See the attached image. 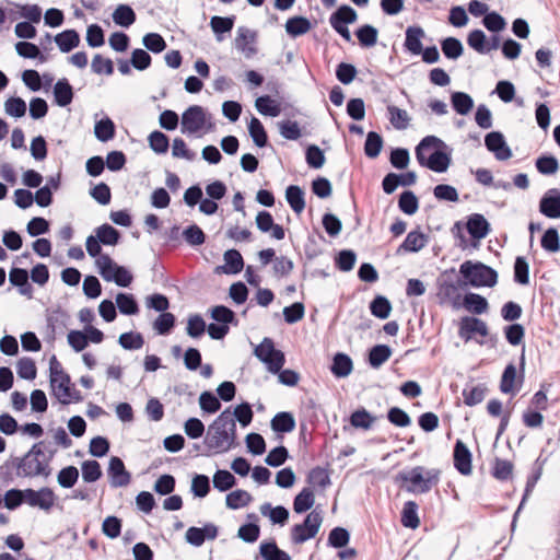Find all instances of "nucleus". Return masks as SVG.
Segmentation results:
<instances>
[{
	"label": "nucleus",
	"mask_w": 560,
	"mask_h": 560,
	"mask_svg": "<svg viewBox=\"0 0 560 560\" xmlns=\"http://www.w3.org/2000/svg\"><path fill=\"white\" fill-rule=\"evenodd\" d=\"M56 453V448L49 447L45 441H39L34 443L23 456L5 460L0 468L1 475L4 480L10 481L14 478L47 479L51 475V462Z\"/></svg>",
	"instance_id": "obj_1"
},
{
	"label": "nucleus",
	"mask_w": 560,
	"mask_h": 560,
	"mask_svg": "<svg viewBox=\"0 0 560 560\" xmlns=\"http://www.w3.org/2000/svg\"><path fill=\"white\" fill-rule=\"evenodd\" d=\"M235 441L236 423L230 408H226L209 425L203 443L210 452L222 454L231 450Z\"/></svg>",
	"instance_id": "obj_2"
},
{
	"label": "nucleus",
	"mask_w": 560,
	"mask_h": 560,
	"mask_svg": "<svg viewBox=\"0 0 560 560\" xmlns=\"http://www.w3.org/2000/svg\"><path fill=\"white\" fill-rule=\"evenodd\" d=\"M416 159L421 166L444 173L451 164V152L442 139L427 136L416 147Z\"/></svg>",
	"instance_id": "obj_3"
},
{
	"label": "nucleus",
	"mask_w": 560,
	"mask_h": 560,
	"mask_svg": "<svg viewBox=\"0 0 560 560\" xmlns=\"http://www.w3.org/2000/svg\"><path fill=\"white\" fill-rule=\"evenodd\" d=\"M440 469H427L423 466H416L408 471H400L396 477L397 480L408 482L407 491L413 493H428L440 482Z\"/></svg>",
	"instance_id": "obj_4"
},
{
	"label": "nucleus",
	"mask_w": 560,
	"mask_h": 560,
	"mask_svg": "<svg viewBox=\"0 0 560 560\" xmlns=\"http://www.w3.org/2000/svg\"><path fill=\"white\" fill-rule=\"evenodd\" d=\"M214 127L211 115L200 105L189 106L182 115L180 131L184 135L201 137Z\"/></svg>",
	"instance_id": "obj_5"
},
{
	"label": "nucleus",
	"mask_w": 560,
	"mask_h": 560,
	"mask_svg": "<svg viewBox=\"0 0 560 560\" xmlns=\"http://www.w3.org/2000/svg\"><path fill=\"white\" fill-rule=\"evenodd\" d=\"M459 272L465 279L464 282L466 283V285L469 284L474 288H492L498 282L497 271L493 268L479 261H464L459 267Z\"/></svg>",
	"instance_id": "obj_6"
},
{
	"label": "nucleus",
	"mask_w": 560,
	"mask_h": 560,
	"mask_svg": "<svg viewBox=\"0 0 560 560\" xmlns=\"http://www.w3.org/2000/svg\"><path fill=\"white\" fill-rule=\"evenodd\" d=\"M466 283L455 275L454 270L444 272L438 279V296L441 301L450 302L454 307L459 306L460 291Z\"/></svg>",
	"instance_id": "obj_7"
},
{
	"label": "nucleus",
	"mask_w": 560,
	"mask_h": 560,
	"mask_svg": "<svg viewBox=\"0 0 560 560\" xmlns=\"http://www.w3.org/2000/svg\"><path fill=\"white\" fill-rule=\"evenodd\" d=\"M254 354L272 374L279 373L285 363L284 353L275 348V342L269 337H265L254 349Z\"/></svg>",
	"instance_id": "obj_8"
},
{
	"label": "nucleus",
	"mask_w": 560,
	"mask_h": 560,
	"mask_svg": "<svg viewBox=\"0 0 560 560\" xmlns=\"http://www.w3.org/2000/svg\"><path fill=\"white\" fill-rule=\"evenodd\" d=\"M96 266L106 281H114L122 288L129 287L132 282V275L125 267L115 264L108 255L100 256Z\"/></svg>",
	"instance_id": "obj_9"
},
{
	"label": "nucleus",
	"mask_w": 560,
	"mask_h": 560,
	"mask_svg": "<svg viewBox=\"0 0 560 560\" xmlns=\"http://www.w3.org/2000/svg\"><path fill=\"white\" fill-rule=\"evenodd\" d=\"M323 522L322 514L317 511H312L306 515L303 523L295 524L291 528V541L294 545H301L314 538L320 528Z\"/></svg>",
	"instance_id": "obj_10"
},
{
	"label": "nucleus",
	"mask_w": 560,
	"mask_h": 560,
	"mask_svg": "<svg viewBox=\"0 0 560 560\" xmlns=\"http://www.w3.org/2000/svg\"><path fill=\"white\" fill-rule=\"evenodd\" d=\"M50 386L54 395L63 405L71 400L80 401L82 399L80 393L71 388L70 377L66 373L57 377H50Z\"/></svg>",
	"instance_id": "obj_11"
},
{
	"label": "nucleus",
	"mask_w": 560,
	"mask_h": 560,
	"mask_svg": "<svg viewBox=\"0 0 560 560\" xmlns=\"http://www.w3.org/2000/svg\"><path fill=\"white\" fill-rule=\"evenodd\" d=\"M25 503L31 508H38L45 512H49L55 505L56 494L48 488L43 487L38 490L25 489Z\"/></svg>",
	"instance_id": "obj_12"
},
{
	"label": "nucleus",
	"mask_w": 560,
	"mask_h": 560,
	"mask_svg": "<svg viewBox=\"0 0 560 560\" xmlns=\"http://www.w3.org/2000/svg\"><path fill=\"white\" fill-rule=\"evenodd\" d=\"M257 33L246 26H240L234 40L235 48L247 59L253 58L258 49L256 46Z\"/></svg>",
	"instance_id": "obj_13"
},
{
	"label": "nucleus",
	"mask_w": 560,
	"mask_h": 560,
	"mask_svg": "<svg viewBox=\"0 0 560 560\" xmlns=\"http://www.w3.org/2000/svg\"><path fill=\"white\" fill-rule=\"evenodd\" d=\"M219 529L213 523H207L202 527L191 526L186 530V541L194 546L200 547L206 540H214L218 537Z\"/></svg>",
	"instance_id": "obj_14"
},
{
	"label": "nucleus",
	"mask_w": 560,
	"mask_h": 560,
	"mask_svg": "<svg viewBox=\"0 0 560 560\" xmlns=\"http://www.w3.org/2000/svg\"><path fill=\"white\" fill-rule=\"evenodd\" d=\"M458 335L465 341L472 339L475 335L485 338L489 335V328L482 319L467 316L462 318L459 323Z\"/></svg>",
	"instance_id": "obj_15"
},
{
	"label": "nucleus",
	"mask_w": 560,
	"mask_h": 560,
	"mask_svg": "<svg viewBox=\"0 0 560 560\" xmlns=\"http://www.w3.org/2000/svg\"><path fill=\"white\" fill-rule=\"evenodd\" d=\"M539 212L549 219H560V189H548L539 200Z\"/></svg>",
	"instance_id": "obj_16"
},
{
	"label": "nucleus",
	"mask_w": 560,
	"mask_h": 560,
	"mask_svg": "<svg viewBox=\"0 0 560 560\" xmlns=\"http://www.w3.org/2000/svg\"><path fill=\"white\" fill-rule=\"evenodd\" d=\"M109 483L113 488L127 487L131 481V475L127 471L124 462L119 457H112L108 465Z\"/></svg>",
	"instance_id": "obj_17"
},
{
	"label": "nucleus",
	"mask_w": 560,
	"mask_h": 560,
	"mask_svg": "<svg viewBox=\"0 0 560 560\" xmlns=\"http://www.w3.org/2000/svg\"><path fill=\"white\" fill-rule=\"evenodd\" d=\"M485 144L487 149L492 152L497 160L505 161L512 156V151L506 144L503 135L499 131L489 132L485 137Z\"/></svg>",
	"instance_id": "obj_18"
},
{
	"label": "nucleus",
	"mask_w": 560,
	"mask_h": 560,
	"mask_svg": "<svg viewBox=\"0 0 560 560\" xmlns=\"http://www.w3.org/2000/svg\"><path fill=\"white\" fill-rule=\"evenodd\" d=\"M454 467L464 476L471 474V453L466 444L457 440L454 446Z\"/></svg>",
	"instance_id": "obj_19"
},
{
	"label": "nucleus",
	"mask_w": 560,
	"mask_h": 560,
	"mask_svg": "<svg viewBox=\"0 0 560 560\" xmlns=\"http://www.w3.org/2000/svg\"><path fill=\"white\" fill-rule=\"evenodd\" d=\"M467 231L472 238H485L490 232V224L480 213H472L468 217L466 223Z\"/></svg>",
	"instance_id": "obj_20"
},
{
	"label": "nucleus",
	"mask_w": 560,
	"mask_h": 560,
	"mask_svg": "<svg viewBox=\"0 0 560 560\" xmlns=\"http://www.w3.org/2000/svg\"><path fill=\"white\" fill-rule=\"evenodd\" d=\"M405 48L412 55H420L422 52V39L425 33L420 26H408L405 33Z\"/></svg>",
	"instance_id": "obj_21"
},
{
	"label": "nucleus",
	"mask_w": 560,
	"mask_h": 560,
	"mask_svg": "<svg viewBox=\"0 0 560 560\" xmlns=\"http://www.w3.org/2000/svg\"><path fill=\"white\" fill-rule=\"evenodd\" d=\"M428 235L420 231H410L405 241L398 247L397 253H417L428 244Z\"/></svg>",
	"instance_id": "obj_22"
},
{
	"label": "nucleus",
	"mask_w": 560,
	"mask_h": 560,
	"mask_svg": "<svg viewBox=\"0 0 560 560\" xmlns=\"http://www.w3.org/2000/svg\"><path fill=\"white\" fill-rule=\"evenodd\" d=\"M55 103L60 107H66L71 104L73 100V89L68 79H59L52 89Z\"/></svg>",
	"instance_id": "obj_23"
},
{
	"label": "nucleus",
	"mask_w": 560,
	"mask_h": 560,
	"mask_svg": "<svg viewBox=\"0 0 560 560\" xmlns=\"http://www.w3.org/2000/svg\"><path fill=\"white\" fill-rule=\"evenodd\" d=\"M225 266L218 267L217 270H223L224 273L235 275L242 271L244 260L241 253L236 249H229L224 253Z\"/></svg>",
	"instance_id": "obj_24"
},
{
	"label": "nucleus",
	"mask_w": 560,
	"mask_h": 560,
	"mask_svg": "<svg viewBox=\"0 0 560 560\" xmlns=\"http://www.w3.org/2000/svg\"><path fill=\"white\" fill-rule=\"evenodd\" d=\"M60 51L69 52L80 44V36L75 30H66L54 37Z\"/></svg>",
	"instance_id": "obj_25"
},
{
	"label": "nucleus",
	"mask_w": 560,
	"mask_h": 560,
	"mask_svg": "<svg viewBox=\"0 0 560 560\" xmlns=\"http://www.w3.org/2000/svg\"><path fill=\"white\" fill-rule=\"evenodd\" d=\"M352 370L353 362L348 354L341 352L335 354L330 371L336 377H347Z\"/></svg>",
	"instance_id": "obj_26"
},
{
	"label": "nucleus",
	"mask_w": 560,
	"mask_h": 560,
	"mask_svg": "<svg viewBox=\"0 0 560 560\" xmlns=\"http://www.w3.org/2000/svg\"><path fill=\"white\" fill-rule=\"evenodd\" d=\"M463 306L470 313L480 315L488 311L489 304L486 298L480 294L469 292L463 298Z\"/></svg>",
	"instance_id": "obj_27"
},
{
	"label": "nucleus",
	"mask_w": 560,
	"mask_h": 560,
	"mask_svg": "<svg viewBox=\"0 0 560 560\" xmlns=\"http://www.w3.org/2000/svg\"><path fill=\"white\" fill-rule=\"evenodd\" d=\"M285 199L291 209L300 214L305 209L304 191L300 186L290 185L285 189Z\"/></svg>",
	"instance_id": "obj_28"
},
{
	"label": "nucleus",
	"mask_w": 560,
	"mask_h": 560,
	"mask_svg": "<svg viewBox=\"0 0 560 560\" xmlns=\"http://www.w3.org/2000/svg\"><path fill=\"white\" fill-rule=\"evenodd\" d=\"M358 14L353 8L348 4L340 5L329 18L330 25H348L354 23Z\"/></svg>",
	"instance_id": "obj_29"
},
{
	"label": "nucleus",
	"mask_w": 560,
	"mask_h": 560,
	"mask_svg": "<svg viewBox=\"0 0 560 560\" xmlns=\"http://www.w3.org/2000/svg\"><path fill=\"white\" fill-rule=\"evenodd\" d=\"M311 28L310 20L304 16H293L285 22V32L293 38L306 34Z\"/></svg>",
	"instance_id": "obj_30"
},
{
	"label": "nucleus",
	"mask_w": 560,
	"mask_h": 560,
	"mask_svg": "<svg viewBox=\"0 0 560 560\" xmlns=\"http://www.w3.org/2000/svg\"><path fill=\"white\" fill-rule=\"evenodd\" d=\"M271 429L278 433H289L295 428V420L292 413L287 411L278 412L270 422Z\"/></svg>",
	"instance_id": "obj_31"
},
{
	"label": "nucleus",
	"mask_w": 560,
	"mask_h": 560,
	"mask_svg": "<svg viewBox=\"0 0 560 560\" xmlns=\"http://www.w3.org/2000/svg\"><path fill=\"white\" fill-rule=\"evenodd\" d=\"M113 21L116 25L121 27H129L136 22V13L128 4H119L112 14Z\"/></svg>",
	"instance_id": "obj_32"
},
{
	"label": "nucleus",
	"mask_w": 560,
	"mask_h": 560,
	"mask_svg": "<svg viewBox=\"0 0 560 560\" xmlns=\"http://www.w3.org/2000/svg\"><path fill=\"white\" fill-rule=\"evenodd\" d=\"M451 103L454 110L459 115H467L474 107L472 97L465 92H453Z\"/></svg>",
	"instance_id": "obj_33"
},
{
	"label": "nucleus",
	"mask_w": 560,
	"mask_h": 560,
	"mask_svg": "<svg viewBox=\"0 0 560 560\" xmlns=\"http://www.w3.org/2000/svg\"><path fill=\"white\" fill-rule=\"evenodd\" d=\"M235 16H218L214 15L210 20V26L213 31V33L217 36V40L221 42L223 40V37L221 36L223 33L231 32L234 26Z\"/></svg>",
	"instance_id": "obj_34"
},
{
	"label": "nucleus",
	"mask_w": 560,
	"mask_h": 560,
	"mask_svg": "<svg viewBox=\"0 0 560 560\" xmlns=\"http://www.w3.org/2000/svg\"><path fill=\"white\" fill-rule=\"evenodd\" d=\"M264 560H291L288 552L281 550L275 541H264L259 547Z\"/></svg>",
	"instance_id": "obj_35"
},
{
	"label": "nucleus",
	"mask_w": 560,
	"mask_h": 560,
	"mask_svg": "<svg viewBox=\"0 0 560 560\" xmlns=\"http://www.w3.org/2000/svg\"><path fill=\"white\" fill-rule=\"evenodd\" d=\"M401 524L411 529H415L420 525V520L418 517V504L415 501H407L404 504L401 511Z\"/></svg>",
	"instance_id": "obj_36"
},
{
	"label": "nucleus",
	"mask_w": 560,
	"mask_h": 560,
	"mask_svg": "<svg viewBox=\"0 0 560 560\" xmlns=\"http://www.w3.org/2000/svg\"><path fill=\"white\" fill-rule=\"evenodd\" d=\"M115 124L109 117H105L95 122L94 135L97 140L107 142L115 137Z\"/></svg>",
	"instance_id": "obj_37"
},
{
	"label": "nucleus",
	"mask_w": 560,
	"mask_h": 560,
	"mask_svg": "<svg viewBox=\"0 0 560 560\" xmlns=\"http://www.w3.org/2000/svg\"><path fill=\"white\" fill-rule=\"evenodd\" d=\"M388 119L397 130H405L409 126L410 117L407 110L395 105L387 106Z\"/></svg>",
	"instance_id": "obj_38"
},
{
	"label": "nucleus",
	"mask_w": 560,
	"mask_h": 560,
	"mask_svg": "<svg viewBox=\"0 0 560 560\" xmlns=\"http://www.w3.org/2000/svg\"><path fill=\"white\" fill-rule=\"evenodd\" d=\"M260 513L264 516H269L273 524L283 525L289 518V511L282 505L272 508L270 503H265L260 506Z\"/></svg>",
	"instance_id": "obj_39"
},
{
	"label": "nucleus",
	"mask_w": 560,
	"mask_h": 560,
	"mask_svg": "<svg viewBox=\"0 0 560 560\" xmlns=\"http://www.w3.org/2000/svg\"><path fill=\"white\" fill-rule=\"evenodd\" d=\"M392 355V349L386 345H376L369 352V363L372 368L378 369Z\"/></svg>",
	"instance_id": "obj_40"
},
{
	"label": "nucleus",
	"mask_w": 560,
	"mask_h": 560,
	"mask_svg": "<svg viewBox=\"0 0 560 560\" xmlns=\"http://www.w3.org/2000/svg\"><path fill=\"white\" fill-rule=\"evenodd\" d=\"M116 305L124 315H136L139 312V305L130 293H118L116 295Z\"/></svg>",
	"instance_id": "obj_41"
},
{
	"label": "nucleus",
	"mask_w": 560,
	"mask_h": 560,
	"mask_svg": "<svg viewBox=\"0 0 560 560\" xmlns=\"http://www.w3.org/2000/svg\"><path fill=\"white\" fill-rule=\"evenodd\" d=\"M315 502L314 493L311 488H304L295 495L293 501V510L295 513H304L308 511Z\"/></svg>",
	"instance_id": "obj_42"
},
{
	"label": "nucleus",
	"mask_w": 560,
	"mask_h": 560,
	"mask_svg": "<svg viewBox=\"0 0 560 560\" xmlns=\"http://www.w3.org/2000/svg\"><path fill=\"white\" fill-rule=\"evenodd\" d=\"M248 131H249V136L252 137L254 143L257 147L264 148L267 145L268 136H267V132H266L261 121L258 118L252 117V119L248 124Z\"/></svg>",
	"instance_id": "obj_43"
},
{
	"label": "nucleus",
	"mask_w": 560,
	"mask_h": 560,
	"mask_svg": "<svg viewBox=\"0 0 560 560\" xmlns=\"http://www.w3.org/2000/svg\"><path fill=\"white\" fill-rule=\"evenodd\" d=\"M252 501V495L242 489L230 492L225 498L226 506L231 510H238L248 505Z\"/></svg>",
	"instance_id": "obj_44"
},
{
	"label": "nucleus",
	"mask_w": 560,
	"mask_h": 560,
	"mask_svg": "<svg viewBox=\"0 0 560 560\" xmlns=\"http://www.w3.org/2000/svg\"><path fill=\"white\" fill-rule=\"evenodd\" d=\"M383 138L375 131H370L366 135L364 143V153L370 159H375L380 155L383 148Z\"/></svg>",
	"instance_id": "obj_45"
},
{
	"label": "nucleus",
	"mask_w": 560,
	"mask_h": 560,
	"mask_svg": "<svg viewBox=\"0 0 560 560\" xmlns=\"http://www.w3.org/2000/svg\"><path fill=\"white\" fill-rule=\"evenodd\" d=\"M307 483L313 488L325 489L330 485L328 471L319 466L311 469L307 475Z\"/></svg>",
	"instance_id": "obj_46"
},
{
	"label": "nucleus",
	"mask_w": 560,
	"mask_h": 560,
	"mask_svg": "<svg viewBox=\"0 0 560 560\" xmlns=\"http://www.w3.org/2000/svg\"><path fill=\"white\" fill-rule=\"evenodd\" d=\"M96 237L103 245L114 246L118 243L120 233L112 225L105 223L98 226L96 230Z\"/></svg>",
	"instance_id": "obj_47"
},
{
	"label": "nucleus",
	"mask_w": 560,
	"mask_h": 560,
	"mask_svg": "<svg viewBox=\"0 0 560 560\" xmlns=\"http://www.w3.org/2000/svg\"><path fill=\"white\" fill-rule=\"evenodd\" d=\"M256 109L261 114L270 117H277L280 114V106L270 96H259L255 102Z\"/></svg>",
	"instance_id": "obj_48"
},
{
	"label": "nucleus",
	"mask_w": 560,
	"mask_h": 560,
	"mask_svg": "<svg viewBox=\"0 0 560 560\" xmlns=\"http://www.w3.org/2000/svg\"><path fill=\"white\" fill-rule=\"evenodd\" d=\"M235 483L236 479L229 470L219 469L213 475V487L221 492L232 489Z\"/></svg>",
	"instance_id": "obj_49"
},
{
	"label": "nucleus",
	"mask_w": 560,
	"mask_h": 560,
	"mask_svg": "<svg viewBox=\"0 0 560 560\" xmlns=\"http://www.w3.org/2000/svg\"><path fill=\"white\" fill-rule=\"evenodd\" d=\"M441 49L448 59H457L463 55L464 48L459 39L447 37L441 42Z\"/></svg>",
	"instance_id": "obj_50"
},
{
	"label": "nucleus",
	"mask_w": 560,
	"mask_h": 560,
	"mask_svg": "<svg viewBox=\"0 0 560 560\" xmlns=\"http://www.w3.org/2000/svg\"><path fill=\"white\" fill-rule=\"evenodd\" d=\"M355 35L362 47H372L377 42L378 31L374 26L365 24L358 28Z\"/></svg>",
	"instance_id": "obj_51"
},
{
	"label": "nucleus",
	"mask_w": 560,
	"mask_h": 560,
	"mask_svg": "<svg viewBox=\"0 0 560 560\" xmlns=\"http://www.w3.org/2000/svg\"><path fill=\"white\" fill-rule=\"evenodd\" d=\"M398 207L404 213L408 215L415 214L419 208L417 196L411 190L401 192L398 200Z\"/></svg>",
	"instance_id": "obj_52"
},
{
	"label": "nucleus",
	"mask_w": 560,
	"mask_h": 560,
	"mask_svg": "<svg viewBox=\"0 0 560 560\" xmlns=\"http://www.w3.org/2000/svg\"><path fill=\"white\" fill-rule=\"evenodd\" d=\"M541 247L549 253H557L560 250V237L557 229L549 228L545 231L540 240Z\"/></svg>",
	"instance_id": "obj_53"
},
{
	"label": "nucleus",
	"mask_w": 560,
	"mask_h": 560,
	"mask_svg": "<svg viewBox=\"0 0 560 560\" xmlns=\"http://www.w3.org/2000/svg\"><path fill=\"white\" fill-rule=\"evenodd\" d=\"M118 343L126 350H138L144 345V339L140 332H124L118 338Z\"/></svg>",
	"instance_id": "obj_54"
},
{
	"label": "nucleus",
	"mask_w": 560,
	"mask_h": 560,
	"mask_svg": "<svg viewBox=\"0 0 560 560\" xmlns=\"http://www.w3.org/2000/svg\"><path fill=\"white\" fill-rule=\"evenodd\" d=\"M372 315L377 318L385 319L389 316L392 304L385 296H376L370 304Z\"/></svg>",
	"instance_id": "obj_55"
},
{
	"label": "nucleus",
	"mask_w": 560,
	"mask_h": 560,
	"mask_svg": "<svg viewBox=\"0 0 560 560\" xmlns=\"http://www.w3.org/2000/svg\"><path fill=\"white\" fill-rule=\"evenodd\" d=\"M15 50L19 56L28 59L38 58L42 62L46 61V58L40 54L39 48L30 42H19L15 44Z\"/></svg>",
	"instance_id": "obj_56"
},
{
	"label": "nucleus",
	"mask_w": 560,
	"mask_h": 560,
	"mask_svg": "<svg viewBox=\"0 0 560 560\" xmlns=\"http://www.w3.org/2000/svg\"><path fill=\"white\" fill-rule=\"evenodd\" d=\"M150 148L158 154L166 153L170 147V140L166 135L161 131H153L149 138Z\"/></svg>",
	"instance_id": "obj_57"
},
{
	"label": "nucleus",
	"mask_w": 560,
	"mask_h": 560,
	"mask_svg": "<svg viewBox=\"0 0 560 560\" xmlns=\"http://www.w3.org/2000/svg\"><path fill=\"white\" fill-rule=\"evenodd\" d=\"M536 168L542 175H552L559 170V162L552 155H542L536 160Z\"/></svg>",
	"instance_id": "obj_58"
},
{
	"label": "nucleus",
	"mask_w": 560,
	"mask_h": 560,
	"mask_svg": "<svg viewBox=\"0 0 560 560\" xmlns=\"http://www.w3.org/2000/svg\"><path fill=\"white\" fill-rule=\"evenodd\" d=\"M467 44L479 54H487V37L483 31L474 30L467 36Z\"/></svg>",
	"instance_id": "obj_59"
},
{
	"label": "nucleus",
	"mask_w": 560,
	"mask_h": 560,
	"mask_svg": "<svg viewBox=\"0 0 560 560\" xmlns=\"http://www.w3.org/2000/svg\"><path fill=\"white\" fill-rule=\"evenodd\" d=\"M482 24L488 31L499 33L505 28L506 21L498 12L492 11L483 16Z\"/></svg>",
	"instance_id": "obj_60"
},
{
	"label": "nucleus",
	"mask_w": 560,
	"mask_h": 560,
	"mask_svg": "<svg viewBox=\"0 0 560 560\" xmlns=\"http://www.w3.org/2000/svg\"><path fill=\"white\" fill-rule=\"evenodd\" d=\"M142 44L154 54H160L166 48V42L159 33L145 34L142 38Z\"/></svg>",
	"instance_id": "obj_61"
},
{
	"label": "nucleus",
	"mask_w": 560,
	"mask_h": 560,
	"mask_svg": "<svg viewBox=\"0 0 560 560\" xmlns=\"http://www.w3.org/2000/svg\"><path fill=\"white\" fill-rule=\"evenodd\" d=\"M79 478V470L74 466L62 468L57 475V481L62 488H72Z\"/></svg>",
	"instance_id": "obj_62"
},
{
	"label": "nucleus",
	"mask_w": 560,
	"mask_h": 560,
	"mask_svg": "<svg viewBox=\"0 0 560 560\" xmlns=\"http://www.w3.org/2000/svg\"><path fill=\"white\" fill-rule=\"evenodd\" d=\"M4 110L9 116L20 118L26 113V103L21 97H9L4 103Z\"/></svg>",
	"instance_id": "obj_63"
},
{
	"label": "nucleus",
	"mask_w": 560,
	"mask_h": 560,
	"mask_svg": "<svg viewBox=\"0 0 560 560\" xmlns=\"http://www.w3.org/2000/svg\"><path fill=\"white\" fill-rule=\"evenodd\" d=\"M176 318L172 313H161L153 323V328L160 335H167L175 326Z\"/></svg>",
	"instance_id": "obj_64"
}]
</instances>
